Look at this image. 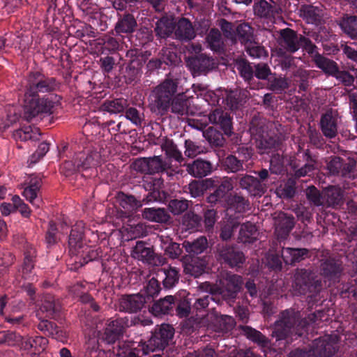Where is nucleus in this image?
Returning <instances> with one entry per match:
<instances>
[{"label": "nucleus", "instance_id": "46", "mask_svg": "<svg viewBox=\"0 0 357 357\" xmlns=\"http://www.w3.org/2000/svg\"><path fill=\"white\" fill-rule=\"evenodd\" d=\"M227 213H241L245 211L246 208L249 206V202L243 197L234 195H230L226 202Z\"/></svg>", "mask_w": 357, "mask_h": 357}, {"label": "nucleus", "instance_id": "4", "mask_svg": "<svg viewBox=\"0 0 357 357\" xmlns=\"http://www.w3.org/2000/svg\"><path fill=\"white\" fill-rule=\"evenodd\" d=\"M321 277L314 271L308 268H297L294 275L293 288L300 295H307L311 300L316 297L324 289Z\"/></svg>", "mask_w": 357, "mask_h": 357}, {"label": "nucleus", "instance_id": "5", "mask_svg": "<svg viewBox=\"0 0 357 357\" xmlns=\"http://www.w3.org/2000/svg\"><path fill=\"white\" fill-rule=\"evenodd\" d=\"M243 284V278L226 271L222 273L215 284H209L208 291L212 295H219L228 303H234Z\"/></svg>", "mask_w": 357, "mask_h": 357}, {"label": "nucleus", "instance_id": "48", "mask_svg": "<svg viewBox=\"0 0 357 357\" xmlns=\"http://www.w3.org/2000/svg\"><path fill=\"white\" fill-rule=\"evenodd\" d=\"M246 95L245 91L240 90L226 91L225 98H222V102L225 101L227 105L230 109H238L243 102H245Z\"/></svg>", "mask_w": 357, "mask_h": 357}, {"label": "nucleus", "instance_id": "50", "mask_svg": "<svg viewBox=\"0 0 357 357\" xmlns=\"http://www.w3.org/2000/svg\"><path fill=\"white\" fill-rule=\"evenodd\" d=\"M244 164L236 155L229 154L221 160V168L227 173H238L244 170Z\"/></svg>", "mask_w": 357, "mask_h": 357}, {"label": "nucleus", "instance_id": "49", "mask_svg": "<svg viewBox=\"0 0 357 357\" xmlns=\"http://www.w3.org/2000/svg\"><path fill=\"white\" fill-rule=\"evenodd\" d=\"M343 191L340 187L331 185L326 188L324 197L330 206H340L343 203Z\"/></svg>", "mask_w": 357, "mask_h": 357}, {"label": "nucleus", "instance_id": "29", "mask_svg": "<svg viewBox=\"0 0 357 357\" xmlns=\"http://www.w3.org/2000/svg\"><path fill=\"white\" fill-rule=\"evenodd\" d=\"M173 296H166L154 302L151 306L148 305L149 312L155 317H161L165 314H174Z\"/></svg>", "mask_w": 357, "mask_h": 357}, {"label": "nucleus", "instance_id": "42", "mask_svg": "<svg viewBox=\"0 0 357 357\" xmlns=\"http://www.w3.org/2000/svg\"><path fill=\"white\" fill-rule=\"evenodd\" d=\"M40 310L46 314L47 317L56 319L61 310V305L58 301L55 300L54 296L47 295L43 301Z\"/></svg>", "mask_w": 357, "mask_h": 357}, {"label": "nucleus", "instance_id": "56", "mask_svg": "<svg viewBox=\"0 0 357 357\" xmlns=\"http://www.w3.org/2000/svg\"><path fill=\"white\" fill-rule=\"evenodd\" d=\"M160 59L164 65L168 66H176L181 62L180 56L177 52L171 47H163L160 52Z\"/></svg>", "mask_w": 357, "mask_h": 357}, {"label": "nucleus", "instance_id": "37", "mask_svg": "<svg viewBox=\"0 0 357 357\" xmlns=\"http://www.w3.org/2000/svg\"><path fill=\"white\" fill-rule=\"evenodd\" d=\"M158 276H162V285L166 289H170L176 286L179 280V271L175 267L169 266L158 270Z\"/></svg>", "mask_w": 357, "mask_h": 357}, {"label": "nucleus", "instance_id": "11", "mask_svg": "<svg viewBox=\"0 0 357 357\" xmlns=\"http://www.w3.org/2000/svg\"><path fill=\"white\" fill-rule=\"evenodd\" d=\"M215 255L221 264L231 268H240L245 261L244 253L234 243H218Z\"/></svg>", "mask_w": 357, "mask_h": 357}, {"label": "nucleus", "instance_id": "16", "mask_svg": "<svg viewBox=\"0 0 357 357\" xmlns=\"http://www.w3.org/2000/svg\"><path fill=\"white\" fill-rule=\"evenodd\" d=\"M146 301L142 293L122 295L119 300V310L130 314L137 313L149 305Z\"/></svg>", "mask_w": 357, "mask_h": 357}, {"label": "nucleus", "instance_id": "57", "mask_svg": "<svg viewBox=\"0 0 357 357\" xmlns=\"http://www.w3.org/2000/svg\"><path fill=\"white\" fill-rule=\"evenodd\" d=\"M37 328L45 335L57 339L61 332L56 323L47 319H42L37 325Z\"/></svg>", "mask_w": 357, "mask_h": 357}, {"label": "nucleus", "instance_id": "36", "mask_svg": "<svg viewBox=\"0 0 357 357\" xmlns=\"http://www.w3.org/2000/svg\"><path fill=\"white\" fill-rule=\"evenodd\" d=\"M341 30L351 39H357V16L344 15L337 22Z\"/></svg>", "mask_w": 357, "mask_h": 357}, {"label": "nucleus", "instance_id": "24", "mask_svg": "<svg viewBox=\"0 0 357 357\" xmlns=\"http://www.w3.org/2000/svg\"><path fill=\"white\" fill-rule=\"evenodd\" d=\"M271 3L266 0H259L253 6L254 13L256 16L268 20H273L279 14L280 6L273 1Z\"/></svg>", "mask_w": 357, "mask_h": 357}, {"label": "nucleus", "instance_id": "47", "mask_svg": "<svg viewBox=\"0 0 357 357\" xmlns=\"http://www.w3.org/2000/svg\"><path fill=\"white\" fill-rule=\"evenodd\" d=\"M257 238V229L255 225L247 222L241 225L238 240L243 243H252L256 241Z\"/></svg>", "mask_w": 357, "mask_h": 357}, {"label": "nucleus", "instance_id": "62", "mask_svg": "<svg viewBox=\"0 0 357 357\" xmlns=\"http://www.w3.org/2000/svg\"><path fill=\"white\" fill-rule=\"evenodd\" d=\"M206 41L209 47L215 51H220L222 48V35L217 29H211L206 36Z\"/></svg>", "mask_w": 357, "mask_h": 357}, {"label": "nucleus", "instance_id": "52", "mask_svg": "<svg viewBox=\"0 0 357 357\" xmlns=\"http://www.w3.org/2000/svg\"><path fill=\"white\" fill-rule=\"evenodd\" d=\"M81 259L79 261L75 260V267L78 268L86 264L89 261H92L98 259L101 257V252L98 249L93 248L87 245H85L84 248L81 250Z\"/></svg>", "mask_w": 357, "mask_h": 357}, {"label": "nucleus", "instance_id": "7", "mask_svg": "<svg viewBox=\"0 0 357 357\" xmlns=\"http://www.w3.org/2000/svg\"><path fill=\"white\" fill-rule=\"evenodd\" d=\"M57 102L52 96L39 94L24 95L23 118L27 121H32L38 115H50L53 114Z\"/></svg>", "mask_w": 357, "mask_h": 357}, {"label": "nucleus", "instance_id": "60", "mask_svg": "<svg viewBox=\"0 0 357 357\" xmlns=\"http://www.w3.org/2000/svg\"><path fill=\"white\" fill-rule=\"evenodd\" d=\"M244 49L247 54L252 59H261L268 56V52L264 47L255 41L248 43V45L244 46Z\"/></svg>", "mask_w": 357, "mask_h": 357}, {"label": "nucleus", "instance_id": "28", "mask_svg": "<svg viewBox=\"0 0 357 357\" xmlns=\"http://www.w3.org/2000/svg\"><path fill=\"white\" fill-rule=\"evenodd\" d=\"M213 165L210 161L197 158L186 167L187 172L195 178H203L211 174Z\"/></svg>", "mask_w": 357, "mask_h": 357}, {"label": "nucleus", "instance_id": "58", "mask_svg": "<svg viewBox=\"0 0 357 357\" xmlns=\"http://www.w3.org/2000/svg\"><path fill=\"white\" fill-rule=\"evenodd\" d=\"M236 39L245 46L252 40V28L247 24H241L236 29Z\"/></svg>", "mask_w": 357, "mask_h": 357}, {"label": "nucleus", "instance_id": "6", "mask_svg": "<svg viewBox=\"0 0 357 357\" xmlns=\"http://www.w3.org/2000/svg\"><path fill=\"white\" fill-rule=\"evenodd\" d=\"M24 95L52 93L60 87V82L56 77L48 76L42 70H32L28 73L22 83Z\"/></svg>", "mask_w": 357, "mask_h": 357}, {"label": "nucleus", "instance_id": "9", "mask_svg": "<svg viewBox=\"0 0 357 357\" xmlns=\"http://www.w3.org/2000/svg\"><path fill=\"white\" fill-rule=\"evenodd\" d=\"M338 337L336 335L321 336L313 340L310 349H296L289 357H332L337 351Z\"/></svg>", "mask_w": 357, "mask_h": 357}, {"label": "nucleus", "instance_id": "64", "mask_svg": "<svg viewBox=\"0 0 357 357\" xmlns=\"http://www.w3.org/2000/svg\"><path fill=\"white\" fill-rule=\"evenodd\" d=\"M13 136L15 139L21 141H36L39 139V135L34 132L30 126L26 127L24 129L15 130Z\"/></svg>", "mask_w": 357, "mask_h": 357}, {"label": "nucleus", "instance_id": "55", "mask_svg": "<svg viewBox=\"0 0 357 357\" xmlns=\"http://www.w3.org/2000/svg\"><path fill=\"white\" fill-rule=\"evenodd\" d=\"M161 290L160 282L155 278L149 280L144 286V294H143L147 303L149 304L155 296H157Z\"/></svg>", "mask_w": 357, "mask_h": 357}, {"label": "nucleus", "instance_id": "13", "mask_svg": "<svg viewBox=\"0 0 357 357\" xmlns=\"http://www.w3.org/2000/svg\"><path fill=\"white\" fill-rule=\"evenodd\" d=\"M126 56L128 59V63L123 71V78L127 84H135L142 76V68L145 60L138 49L129 50Z\"/></svg>", "mask_w": 357, "mask_h": 357}, {"label": "nucleus", "instance_id": "63", "mask_svg": "<svg viewBox=\"0 0 357 357\" xmlns=\"http://www.w3.org/2000/svg\"><path fill=\"white\" fill-rule=\"evenodd\" d=\"M268 89L275 92H282L288 88L289 85L285 78L276 77L272 74L267 79Z\"/></svg>", "mask_w": 357, "mask_h": 357}, {"label": "nucleus", "instance_id": "3", "mask_svg": "<svg viewBox=\"0 0 357 357\" xmlns=\"http://www.w3.org/2000/svg\"><path fill=\"white\" fill-rule=\"evenodd\" d=\"M249 130L260 154H268L282 149V138L275 132L268 131L264 121L260 117L254 116L252 118Z\"/></svg>", "mask_w": 357, "mask_h": 357}, {"label": "nucleus", "instance_id": "22", "mask_svg": "<svg viewBox=\"0 0 357 357\" xmlns=\"http://www.w3.org/2000/svg\"><path fill=\"white\" fill-rule=\"evenodd\" d=\"M137 27V22L135 16L127 11L117 13V22L114 26V31L117 35L131 34Z\"/></svg>", "mask_w": 357, "mask_h": 357}, {"label": "nucleus", "instance_id": "59", "mask_svg": "<svg viewBox=\"0 0 357 357\" xmlns=\"http://www.w3.org/2000/svg\"><path fill=\"white\" fill-rule=\"evenodd\" d=\"M206 266L207 261L206 259V257H192L191 261L186 268L191 272L192 275L198 277L204 272Z\"/></svg>", "mask_w": 357, "mask_h": 357}, {"label": "nucleus", "instance_id": "35", "mask_svg": "<svg viewBox=\"0 0 357 357\" xmlns=\"http://www.w3.org/2000/svg\"><path fill=\"white\" fill-rule=\"evenodd\" d=\"M142 218L151 222L166 223L169 220L170 216L164 208L146 207L142 211Z\"/></svg>", "mask_w": 357, "mask_h": 357}, {"label": "nucleus", "instance_id": "54", "mask_svg": "<svg viewBox=\"0 0 357 357\" xmlns=\"http://www.w3.org/2000/svg\"><path fill=\"white\" fill-rule=\"evenodd\" d=\"M204 136L208 143L215 147H222L225 143L223 134L213 127L208 128L204 132Z\"/></svg>", "mask_w": 357, "mask_h": 357}, {"label": "nucleus", "instance_id": "8", "mask_svg": "<svg viewBox=\"0 0 357 357\" xmlns=\"http://www.w3.org/2000/svg\"><path fill=\"white\" fill-rule=\"evenodd\" d=\"M162 184L160 178H154L152 181L146 182L144 188L149 190L148 194L143 199L142 202L136 199L134 195H127L123 192L117 194L116 202L128 213L136 211L142 206V202L149 203L153 201L160 199V192L159 188Z\"/></svg>", "mask_w": 357, "mask_h": 357}, {"label": "nucleus", "instance_id": "25", "mask_svg": "<svg viewBox=\"0 0 357 357\" xmlns=\"http://www.w3.org/2000/svg\"><path fill=\"white\" fill-rule=\"evenodd\" d=\"M342 271V268L341 264L335 259H326L321 263V275L330 282L328 286H330L332 282L334 283L339 279Z\"/></svg>", "mask_w": 357, "mask_h": 357}, {"label": "nucleus", "instance_id": "40", "mask_svg": "<svg viewBox=\"0 0 357 357\" xmlns=\"http://www.w3.org/2000/svg\"><path fill=\"white\" fill-rule=\"evenodd\" d=\"M128 100L123 98L106 100L100 105V109L109 114H118L125 112L128 107Z\"/></svg>", "mask_w": 357, "mask_h": 357}, {"label": "nucleus", "instance_id": "27", "mask_svg": "<svg viewBox=\"0 0 357 357\" xmlns=\"http://www.w3.org/2000/svg\"><path fill=\"white\" fill-rule=\"evenodd\" d=\"M281 257L286 264L295 266L310 257V251L307 248H283Z\"/></svg>", "mask_w": 357, "mask_h": 357}, {"label": "nucleus", "instance_id": "15", "mask_svg": "<svg viewBox=\"0 0 357 357\" xmlns=\"http://www.w3.org/2000/svg\"><path fill=\"white\" fill-rule=\"evenodd\" d=\"M132 256L153 266H159L164 264L165 258L155 252L153 247H149L143 241H137L132 251Z\"/></svg>", "mask_w": 357, "mask_h": 357}, {"label": "nucleus", "instance_id": "20", "mask_svg": "<svg viewBox=\"0 0 357 357\" xmlns=\"http://www.w3.org/2000/svg\"><path fill=\"white\" fill-rule=\"evenodd\" d=\"M126 323L121 318L108 321L104 332L101 334V339L107 344H114L122 337Z\"/></svg>", "mask_w": 357, "mask_h": 357}, {"label": "nucleus", "instance_id": "41", "mask_svg": "<svg viewBox=\"0 0 357 357\" xmlns=\"http://www.w3.org/2000/svg\"><path fill=\"white\" fill-rule=\"evenodd\" d=\"M215 181L212 178H206L202 181H192L188 185V190L192 197H203L204 192L213 188Z\"/></svg>", "mask_w": 357, "mask_h": 357}, {"label": "nucleus", "instance_id": "43", "mask_svg": "<svg viewBox=\"0 0 357 357\" xmlns=\"http://www.w3.org/2000/svg\"><path fill=\"white\" fill-rule=\"evenodd\" d=\"M295 221L292 215L282 213L279 215L275 229L281 236H288L294 227Z\"/></svg>", "mask_w": 357, "mask_h": 357}, {"label": "nucleus", "instance_id": "2", "mask_svg": "<svg viewBox=\"0 0 357 357\" xmlns=\"http://www.w3.org/2000/svg\"><path fill=\"white\" fill-rule=\"evenodd\" d=\"M179 79L167 76L152 91L150 108L152 112L164 116L169 109L172 113L183 116L188 114V100L185 96L177 93Z\"/></svg>", "mask_w": 357, "mask_h": 357}, {"label": "nucleus", "instance_id": "10", "mask_svg": "<svg viewBox=\"0 0 357 357\" xmlns=\"http://www.w3.org/2000/svg\"><path fill=\"white\" fill-rule=\"evenodd\" d=\"M100 160V154L96 151L79 152L70 160H66L61 166V172L66 176H72L96 167Z\"/></svg>", "mask_w": 357, "mask_h": 357}, {"label": "nucleus", "instance_id": "21", "mask_svg": "<svg viewBox=\"0 0 357 357\" xmlns=\"http://www.w3.org/2000/svg\"><path fill=\"white\" fill-rule=\"evenodd\" d=\"M211 123L219 126L225 135L231 136L233 133L232 117L227 112L216 108L208 115Z\"/></svg>", "mask_w": 357, "mask_h": 357}, {"label": "nucleus", "instance_id": "38", "mask_svg": "<svg viewBox=\"0 0 357 357\" xmlns=\"http://www.w3.org/2000/svg\"><path fill=\"white\" fill-rule=\"evenodd\" d=\"M175 22L168 16H163L155 23L154 31L160 38H167L174 33Z\"/></svg>", "mask_w": 357, "mask_h": 357}, {"label": "nucleus", "instance_id": "14", "mask_svg": "<svg viewBox=\"0 0 357 357\" xmlns=\"http://www.w3.org/2000/svg\"><path fill=\"white\" fill-rule=\"evenodd\" d=\"M132 166L136 171L144 174L166 173L167 175L172 174L169 163L163 160L160 156L138 158L132 163Z\"/></svg>", "mask_w": 357, "mask_h": 357}, {"label": "nucleus", "instance_id": "26", "mask_svg": "<svg viewBox=\"0 0 357 357\" xmlns=\"http://www.w3.org/2000/svg\"><path fill=\"white\" fill-rule=\"evenodd\" d=\"M174 35L177 40L188 42L196 36L192 22L185 17L180 18L175 23Z\"/></svg>", "mask_w": 357, "mask_h": 357}, {"label": "nucleus", "instance_id": "31", "mask_svg": "<svg viewBox=\"0 0 357 357\" xmlns=\"http://www.w3.org/2000/svg\"><path fill=\"white\" fill-rule=\"evenodd\" d=\"M174 298V314L175 313L180 318H185L190 314L191 303L189 298H187L185 291H180L178 294L173 296Z\"/></svg>", "mask_w": 357, "mask_h": 357}, {"label": "nucleus", "instance_id": "32", "mask_svg": "<svg viewBox=\"0 0 357 357\" xmlns=\"http://www.w3.org/2000/svg\"><path fill=\"white\" fill-rule=\"evenodd\" d=\"M320 128L326 138H335L337 134V119L331 112H326L321 115Z\"/></svg>", "mask_w": 357, "mask_h": 357}, {"label": "nucleus", "instance_id": "39", "mask_svg": "<svg viewBox=\"0 0 357 357\" xmlns=\"http://www.w3.org/2000/svg\"><path fill=\"white\" fill-rule=\"evenodd\" d=\"M182 245L191 258L197 257V255L203 253L206 250L208 241L205 236H201L192 242L185 241Z\"/></svg>", "mask_w": 357, "mask_h": 357}, {"label": "nucleus", "instance_id": "53", "mask_svg": "<svg viewBox=\"0 0 357 357\" xmlns=\"http://www.w3.org/2000/svg\"><path fill=\"white\" fill-rule=\"evenodd\" d=\"M36 250L32 247H27L24 251V258L22 264V275L25 279L29 278V274L35 266Z\"/></svg>", "mask_w": 357, "mask_h": 357}, {"label": "nucleus", "instance_id": "18", "mask_svg": "<svg viewBox=\"0 0 357 357\" xmlns=\"http://www.w3.org/2000/svg\"><path fill=\"white\" fill-rule=\"evenodd\" d=\"M302 38L303 36L298 34L294 29L290 28L281 29L279 38L280 50H284L289 54L296 52L301 48Z\"/></svg>", "mask_w": 357, "mask_h": 357}, {"label": "nucleus", "instance_id": "1", "mask_svg": "<svg viewBox=\"0 0 357 357\" xmlns=\"http://www.w3.org/2000/svg\"><path fill=\"white\" fill-rule=\"evenodd\" d=\"M324 314L322 310H317L307 316L294 308L283 310L275 322L272 336L276 341L284 340L285 344H291L304 335L308 326L321 320Z\"/></svg>", "mask_w": 357, "mask_h": 357}, {"label": "nucleus", "instance_id": "19", "mask_svg": "<svg viewBox=\"0 0 357 357\" xmlns=\"http://www.w3.org/2000/svg\"><path fill=\"white\" fill-rule=\"evenodd\" d=\"M187 66L194 76L206 73L213 68V59L204 54L188 56Z\"/></svg>", "mask_w": 357, "mask_h": 357}, {"label": "nucleus", "instance_id": "51", "mask_svg": "<svg viewBox=\"0 0 357 357\" xmlns=\"http://www.w3.org/2000/svg\"><path fill=\"white\" fill-rule=\"evenodd\" d=\"M241 331L248 339L257 343L258 345L266 347L268 345V339L260 331L249 326H241Z\"/></svg>", "mask_w": 357, "mask_h": 357}, {"label": "nucleus", "instance_id": "17", "mask_svg": "<svg viewBox=\"0 0 357 357\" xmlns=\"http://www.w3.org/2000/svg\"><path fill=\"white\" fill-rule=\"evenodd\" d=\"M84 223L77 222L71 228L68 236V245L70 255L77 257L86 245L84 238Z\"/></svg>", "mask_w": 357, "mask_h": 357}, {"label": "nucleus", "instance_id": "45", "mask_svg": "<svg viewBox=\"0 0 357 357\" xmlns=\"http://www.w3.org/2000/svg\"><path fill=\"white\" fill-rule=\"evenodd\" d=\"M133 343L119 342L116 348H114V353L119 357H141L142 353V345L133 347Z\"/></svg>", "mask_w": 357, "mask_h": 357}, {"label": "nucleus", "instance_id": "30", "mask_svg": "<svg viewBox=\"0 0 357 357\" xmlns=\"http://www.w3.org/2000/svg\"><path fill=\"white\" fill-rule=\"evenodd\" d=\"M239 186L246 190L252 196H261L265 193L264 187L258 178L251 175L243 174L239 178Z\"/></svg>", "mask_w": 357, "mask_h": 357}, {"label": "nucleus", "instance_id": "23", "mask_svg": "<svg viewBox=\"0 0 357 357\" xmlns=\"http://www.w3.org/2000/svg\"><path fill=\"white\" fill-rule=\"evenodd\" d=\"M213 187L215 188L206 197V202L213 205L227 202L229 197L227 194L234 188L231 178H226L219 185L215 184Z\"/></svg>", "mask_w": 357, "mask_h": 357}, {"label": "nucleus", "instance_id": "44", "mask_svg": "<svg viewBox=\"0 0 357 357\" xmlns=\"http://www.w3.org/2000/svg\"><path fill=\"white\" fill-rule=\"evenodd\" d=\"M314 61L319 68L321 69L326 74L333 77L339 70L338 65L335 61L324 57L319 53L315 54Z\"/></svg>", "mask_w": 357, "mask_h": 357}, {"label": "nucleus", "instance_id": "61", "mask_svg": "<svg viewBox=\"0 0 357 357\" xmlns=\"http://www.w3.org/2000/svg\"><path fill=\"white\" fill-rule=\"evenodd\" d=\"M269 169L271 174L279 175L284 172V162L282 155L278 152L273 153L271 160Z\"/></svg>", "mask_w": 357, "mask_h": 357}, {"label": "nucleus", "instance_id": "34", "mask_svg": "<svg viewBox=\"0 0 357 357\" xmlns=\"http://www.w3.org/2000/svg\"><path fill=\"white\" fill-rule=\"evenodd\" d=\"M236 68L239 72L241 77L250 86V89L258 87L259 82H257L254 78L255 68L245 59H239L236 61Z\"/></svg>", "mask_w": 357, "mask_h": 357}, {"label": "nucleus", "instance_id": "12", "mask_svg": "<svg viewBox=\"0 0 357 357\" xmlns=\"http://www.w3.org/2000/svg\"><path fill=\"white\" fill-rule=\"evenodd\" d=\"M174 329L169 324H162L152 333L149 340L142 344V355L156 350H163L173 338Z\"/></svg>", "mask_w": 357, "mask_h": 357}, {"label": "nucleus", "instance_id": "33", "mask_svg": "<svg viewBox=\"0 0 357 357\" xmlns=\"http://www.w3.org/2000/svg\"><path fill=\"white\" fill-rule=\"evenodd\" d=\"M299 11L301 17L307 24L318 26L321 24L323 20V10L317 6L303 5L301 7Z\"/></svg>", "mask_w": 357, "mask_h": 357}]
</instances>
